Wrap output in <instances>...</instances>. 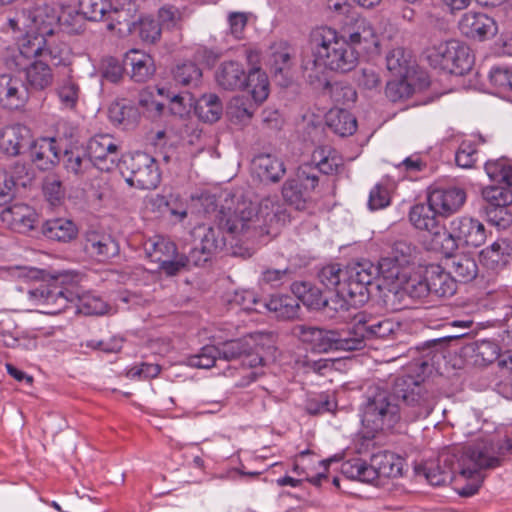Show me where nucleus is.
Masks as SVG:
<instances>
[{"label": "nucleus", "mask_w": 512, "mask_h": 512, "mask_svg": "<svg viewBox=\"0 0 512 512\" xmlns=\"http://www.w3.org/2000/svg\"><path fill=\"white\" fill-rule=\"evenodd\" d=\"M43 193L52 206L60 204L65 194L61 180L56 175H47L43 181Z\"/></svg>", "instance_id": "59"}, {"label": "nucleus", "mask_w": 512, "mask_h": 512, "mask_svg": "<svg viewBox=\"0 0 512 512\" xmlns=\"http://www.w3.org/2000/svg\"><path fill=\"white\" fill-rule=\"evenodd\" d=\"M63 167L68 174L84 177L94 167L83 145L73 146L63 153Z\"/></svg>", "instance_id": "28"}, {"label": "nucleus", "mask_w": 512, "mask_h": 512, "mask_svg": "<svg viewBox=\"0 0 512 512\" xmlns=\"http://www.w3.org/2000/svg\"><path fill=\"white\" fill-rule=\"evenodd\" d=\"M125 64L131 67L130 77L136 83H145L155 74L153 57L139 49H131L125 54Z\"/></svg>", "instance_id": "22"}, {"label": "nucleus", "mask_w": 512, "mask_h": 512, "mask_svg": "<svg viewBox=\"0 0 512 512\" xmlns=\"http://www.w3.org/2000/svg\"><path fill=\"white\" fill-rule=\"evenodd\" d=\"M299 339L317 353L354 351L350 328L346 331L299 325L295 328Z\"/></svg>", "instance_id": "11"}, {"label": "nucleus", "mask_w": 512, "mask_h": 512, "mask_svg": "<svg viewBox=\"0 0 512 512\" xmlns=\"http://www.w3.org/2000/svg\"><path fill=\"white\" fill-rule=\"evenodd\" d=\"M31 139L30 129L23 124H13L0 130V151L8 156H17Z\"/></svg>", "instance_id": "21"}, {"label": "nucleus", "mask_w": 512, "mask_h": 512, "mask_svg": "<svg viewBox=\"0 0 512 512\" xmlns=\"http://www.w3.org/2000/svg\"><path fill=\"white\" fill-rule=\"evenodd\" d=\"M118 168L127 184L138 189H155L161 180L155 159L144 152L123 155Z\"/></svg>", "instance_id": "8"}, {"label": "nucleus", "mask_w": 512, "mask_h": 512, "mask_svg": "<svg viewBox=\"0 0 512 512\" xmlns=\"http://www.w3.org/2000/svg\"><path fill=\"white\" fill-rule=\"evenodd\" d=\"M402 326L392 318L373 315L365 311L357 313L350 327L353 350L366 346L367 340H393L401 332Z\"/></svg>", "instance_id": "6"}, {"label": "nucleus", "mask_w": 512, "mask_h": 512, "mask_svg": "<svg viewBox=\"0 0 512 512\" xmlns=\"http://www.w3.org/2000/svg\"><path fill=\"white\" fill-rule=\"evenodd\" d=\"M176 84L182 86H197L202 77L201 69L194 62L187 61L177 64L172 70Z\"/></svg>", "instance_id": "43"}, {"label": "nucleus", "mask_w": 512, "mask_h": 512, "mask_svg": "<svg viewBox=\"0 0 512 512\" xmlns=\"http://www.w3.org/2000/svg\"><path fill=\"white\" fill-rule=\"evenodd\" d=\"M58 23L66 33L80 34L84 30L85 18L80 10H67L58 16Z\"/></svg>", "instance_id": "55"}, {"label": "nucleus", "mask_w": 512, "mask_h": 512, "mask_svg": "<svg viewBox=\"0 0 512 512\" xmlns=\"http://www.w3.org/2000/svg\"><path fill=\"white\" fill-rule=\"evenodd\" d=\"M317 171V177L319 173L326 175H332L338 172L342 166V159L337 155L335 151H332L327 146L318 147L313 151L312 162L304 163Z\"/></svg>", "instance_id": "34"}, {"label": "nucleus", "mask_w": 512, "mask_h": 512, "mask_svg": "<svg viewBox=\"0 0 512 512\" xmlns=\"http://www.w3.org/2000/svg\"><path fill=\"white\" fill-rule=\"evenodd\" d=\"M292 276L293 271L289 267H285L283 269L267 267L261 273L260 283L269 285L273 288H277L290 281Z\"/></svg>", "instance_id": "58"}, {"label": "nucleus", "mask_w": 512, "mask_h": 512, "mask_svg": "<svg viewBox=\"0 0 512 512\" xmlns=\"http://www.w3.org/2000/svg\"><path fill=\"white\" fill-rule=\"evenodd\" d=\"M343 282L338 290L344 295L352 306H363L370 299V287L377 278L376 266L364 260L348 266L344 270Z\"/></svg>", "instance_id": "9"}, {"label": "nucleus", "mask_w": 512, "mask_h": 512, "mask_svg": "<svg viewBox=\"0 0 512 512\" xmlns=\"http://www.w3.org/2000/svg\"><path fill=\"white\" fill-rule=\"evenodd\" d=\"M487 221L499 229H506L512 224V213L508 206L482 208Z\"/></svg>", "instance_id": "62"}, {"label": "nucleus", "mask_w": 512, "mask_h": 512, "mask_svg": "<svg viewBox=\"0 0 512 512\" xmlns=\"http://www.w3.org/2000/svg\"><path fill=\"white\" fill-rule=\"evenodd\" d=\"M243 88L250 90L255 102H263L269 95V82L266 73L260 68H252L246 75Z\"/></svg>", "instance_id": "41"}, {"label": "nucleus", "mask_w": 512, "mask_h": 512, "mask_svg": "<svg viewBox=\"0 0 512 512\" xmlns=\"http://www.w3.org/2000/svg\"><path fill=\"white\" fill-rule=\"evenodd\" d=\"M1 219L12 230L18 233H27L34 229L38 214L29 205L16 203L3 209Z\"/></svg>", "instance_id": "19"}, {"label": "nucleus", "mask_w": 512, "mask_h": 512, "mask_svg": "<svg viewBox=\"0 0 512 512\" xmlns=\"http://www.w3.org/2000/svg\"><path fill=\"white\" fill-rule=\"evenodd\" d=\"M255 219L260 234L264 236H275L279 231V227L289 220V214L279 200L274 196L263 198L258 204H255Z\"/></svg>", "instance_id": "13"}, {"label": "nucleus", "mask_w": 512, "mask_h": 512, "mask_svg": "<svg viewBox=\"0 0 512 512\" xmlns=\"http://www.w3.org/2000/svg\"><path fill=\"white\" fill-rule=\"evenodd\" d=\"M194 111L203 122L214 123L221 118L223 106L216 94H204L196 101Z\"/></svg>", "instance_id": "38"}, {"label": "nucleus", "mask_w": 512, "mask_h": 512, "mask_svg": "<svg viewBox=\"0 0 512 512\" xmlns=\"http://www.w3.org/2000/svg\"><path fill=\"white\" fill-rule=\"evenodd\" d=\"M79 276L71 272H62L43 280L28 291L29 298L47 306V313L57 314L67 308L68 303L79 300V311L85 315H100L106 310L105 303L95 297L79 295Z\"/></svg>", "instance_id": "3"}, {"label": "nucleus", "mask_w": 512, "mask_h": 512, "mask_svg": "<svg viewBox=\"0 0 512 512\" xmlns=\"http://www.w3.org/2000/svg\"><path fill=\"white\" fill-rule=\"evenodd\" d=\"M88 156L95 167L102 171H111L119 162V146L109 134L92 137L86 146Z\"/></svg>", "instance_id": "14"}, {"label": "nucleus", "mask_w": 512, "mask_h": 512, "mask_svg": "<svg viewBox=\"0 0 512 512\" xmlns=\"http://www.w3.org/2000/svg\"><path fill=\"white\" fill-rule=\"evenodd\" d=\"M353 47L364 45V49H368L371 45H376L375 32L370 23L364 19H356L353 26L345 29L344 34Z\"/></svg>", "instance_id": "35"}, {"label": "nucleus", "mask_w": 512, "mask_h": 512, "mask_svg": "<svg viewBox=\"0 0 512 512\" xmlns=\"http://www.w3.org/2000/svg\"><path fill=\"white\" fill-rule=\"evenodd\" d=\"M269 65L274 77H280L279 83L286 85L288 73L292 67L290 49L285 43L275 44L270 47Z\"/></svg>", "instance_id": "32"}, {"label": "nucleus", "mask_w": 512, "mask_h": 512, "mask_svg": "<svg viewBox=\"0 0 512 512\" xmlns=\"http://www.w3.org/2000/svg\"><path fill=\"white\" fill-rule=\"evenodd\" d=\"M50 65L42 59H35L25 68V84L29 89L42 91L53 83Z\"/></svg>", "instance_id": "30"}, {"label": "nucleus", "mask_w": 512, "mask_h": 512, "mask_svg": "<svg viewBox=\"0 0 512 512\" xmlns=\"http://www.w3.org/2000/svg\"><path fill=\"white\" fill-rule=\"evenodd\" d=\"M342 472L348 478L361 482L372 483L375 481L374 471L369 464L360 458L352 459L342 464Z\"/></svg>", "instance_id": "47"}, {"label": "nucleus", "mask_w": 512, "mask_h": 512, "mask_svg": "<svg viewBox=\"0 0 512 512\" xmlns=\"http://www.w3.org/2000/svg\"><path fill=\"white\" fill-rule=\"evenodd\" d=\"M219 360V351L216 345H206L202 347L199 353L190 355L187 358V364L194 368L210 369L216 365Z\"/></svg>", "instance_id": "49"}, {"label": "nucleus", "mask_w": 512, "mask_h": 512, "mask_svg": "<svg viewBox=\"0 0 512 512\" xmlns=\"http://www.w3.org/2000/svg\"><path fill=\"white\" fill-rule=\"evenodd\" d=\"M429 64L451 74L463 75L473 64L469 48L457 40L442 42L426 52Z\"/></svg>", "instance_id": "10"}, {"label": "nucleus", "mask_w": 512, "mask_h": 512, "mask_svg": "<svg viewBox=\"0 0 512 512\" xmlns=\"http://www.w3.org/2000/svg\"><path fill=\"white\" fill-rule=\"evenodd\" d=\"M325 88L329 91L331 99L336 104L348 107L357 99V93L355 89L348 84L340 82L330 84L329 82H326Z\"/></svg>", "instance_id": "50"}, {"label": "nucleus", "mask_w": 512, "mask_h": 512, "mask_svg": "<svg viewBox=\"0 0 512 512\" xmlns=\"http://www.w3.org/2000/svg\"><path fill=\"white\" fill-rule=\"evenodd\" d=\"M344 277V270H342L338 264L327 265L323 267L318 274L320 282L327 289L335 290H339Z\"/></svg>", "instance_id": "60"}, {"label": "nucleus", "mask_w": 512, "mask_h": 512, "mask_svg": "<svg viewBox=\"0 0 512 512\" xmlns=\"http://www.w3.org/2000/svg\"><path fill=\"white\" fill-rule=\"evenodd\" d=\"M486 239L484 225L477 219L457 217L450 221L442 233H436V247L443 255L454 253L460 245L481 246Z\"/></svg>", "instance_id": "5"}, {"label": "nucleus", "mask_w": 512, "mask_h": 512, "mask_svg": "<svg viewBox=\"0 0 512 512\" xmlns=\"http://www.w3.org/2000/svg\"><path fill=\"white\" fill-rule=\"evenodd\" d=\"M328 127L337 135H352L357 129L356 118L346 109H332L326 116Z\"/></svg>", "instance_id": "37"}, {"label": "nucleus", "mask_w": 512, "mask_h": 512, "mask_svg": "<svg viewBox=\"0 0 512 512\" xmlns=\"http://www.w3.org/2000/svg\"><path fill=\"white\" fill-rule=\"evenodd\" d=\"M253 172L262 182L277 183L286 172L284 162L272 154H259L252 160Z\"/></svg>", "instance_id": "23"}, {"label": "nucleus", "mask_w": 512, "mask_h": 512, "mask_svg": "<svg viewBox=\"0 0 512 512\" xmlns=\"http://www.w3.org/2000/svg\"><path fill=\"white\" fill-rule=\"evenodd\" d=\"M137 110L122 102L112 103L108 109V116L111 122L117 125L128 126L132 124L137 117Z\"/></svg>", "instance_id": "52"}, {"label": "nucleus", "mask_w": 512, "mask_h": 512, "mask_svg": "<svg viewBox=\"0 0 512 512\" xmlns=\"http://www.w3.org/2000/svg\"><path fill=\"white\" fill-rule=\"evenodd\" d=\"M83 250L92 259L106 262L119 254V245L110 235L89 231L83 240Z\"/></svg>", "instance_id": "17"}, {"label": "nucleus", "mask_w": 512, "mask_h": 512, "mask_svg": "<svg viewBox=\"0 0 512 512\" xmlns=\"http://www.w3.org/2000/svg\"><path fill=\"white\" fill-rule=\"evenodd\" d=\"M438 212L427 201V204L419 203L411 207L409 220L419 230H424L433 235V242L436 245V233H442L443 227L437 220Z\"/></svg>", "instance_id": "24"}, {"label": "nucleus", "mask_w": 512, "mask_h": 512, "mask_svg": "<svg viewBox=\"0 0 512 512\" xmlns=\"http://www.w3.org/2000/svg\"><path fill=\"white\" fill-rule=\"evenodd\" d=\"M413 91V86L408 78H396L388 81L385 94L391 102H398L410 97Z\"/></svg>", "instance_id": "54"}, {"label": "nucleus", "mask_w": 512, "mask_h": 512, "mask_svg": "<svg viewBox=\"0 0 512 512\" xmlns=\"http://www.w3.org/2000/svg\"><path fill=\"white\" fill-rule=\"evenodd\" d=\"M42 233L50 240L65 243L76 238L78 228L70 219L54 218L44 222Z\"/></svg>", "instance_id": "33"}, {"label": "nucleus", "mask_w": 512, "mask_h": 512, "mask_svg": "<svg viewBox=\"0 0 512 512\" xmlns=\"http://www.w3.org/2000/svg\"><path fill=\"white\" fill-rule=\"evenodd\" d=\"M465 200V191L458 187L434 189L427 198V201L441 216H449L457 212L463 206Z\"/></svg>", "instance_id": "18"}, {"label": "nucleus", "mask_w": 512, "mask_h": 512, "mask_svg": "<svg viewBox=\"0 0 512 512\" xmlns=\"http://www.w3.org/2000/svg\"><path fill=\"white\" fill-rule=\"evenodd\" d=\"M310 44L314 58L303 61L302 68L306 72L321 67L347 73L358 64L359 53L346 36H340L335 29L327 26L315 28L310 34Z\"/></svg>", "instance_id": "4"}, {"label": "nucleus", "mask_w": 512, "mask_h": 512, "mask_svg": "<svg viewBox=\"0 0 512 512\" xmlns=\"http://www.w3.org/2000/svg\"><path fill=\"white\" fill-rule=\"evenodd\" d=\"M55 92L61 106L72 110L78 103L81 89L77 80L69 74L59 80Z\"/></svg>", "instance_id": "40"}, {"label": "nucleus", "mask_w": 512, "mask_h": 512, "mask_svg": "<svg viewBox=\"0 0 512 512\" xmlns=\"http://www.w3.org/2000/svg\"><path fill=\"white\" fill-rule=\"evenodd\" d=\"M200 245L206 253L214 257L225 245L224 239L220 237L219 230L213 227L204 228Z\"/></svg>", "instance_id": "61"}, {"label": "nucleus", "mask_w": 512, "mask_h": 512, "mask_svg": "<svg viewBox=\"0 0 512 512\" xmlns=\"http://www.w3.org/2000/svg\"><path fill=\"white\" fill-rule=\"evenodd\" d=\"M477 152L476 145L473 142L462 141L455 154L456 164L461 168H472L477 159Z\"/></svg>", "instance_id": "64"}, {"label": "nucleus", "mask_w": 512, "mask_h": 512, "mask_svg": "<svg viewBox=\"0 0 512 512\" xmlns=\"http://www.w3.org/2000/svg\"><path fill=\"white\" fill-rule=\"evenodd\" d=\"M318 184L317 171L308 165H300L295 175L284 182L282 197L288 205L303 210Z\"/></svg>", "instance_id": "12"}, {"label": "nucleus", "mask_w": 512, "mask_h": 512, "mask_svg": "<svg viewBox=\"0 0 512 512\" xmlns=\"http://www.w3.org/2000/svg\"><path fill=\"white\" fill-rule=\"evenodd\" d=\"M124 67L118 59L106 57L101 62V77L111 83H118L124 75Z\"/></svg>", "instance_id": "63"}, {"label": "nucleus", "mask_w": 512, "mask_h": 512, "mask_svg": "<svg viewBox=\"0 0 512 512\" xmlns=\"http://www.w3.org/2000/svg\"><path fill=\"white\" fill-rule=\"evenodd\" d=\"M369 467L374 471L375 480L395 478L402 475L403 459L392 452L382 451L372 455Z\"/></svg>", "instance_id": "26"}, {"label": "nucleus", "mask_w": 512, "mask_h": 512, "mask_svg": "<svg viewBox=\"0 0 512 512\" xmlns=\"http://www.w3.org/2000/svg\"><path fill=\"white\" fill-rule=\"evenodd\" d=\"M30 99L28 87L20 77L0 75V107L7 111H21Z\"/></svg>", "instance_id": "15"}, {"label": "nucleus", "mask_w": 512, "mask_h": 512, "mask_svg": "<svg viewBox=\"0 0 512 512\" xmlns=\"http://www.w3.org/2000/svg\"><path fill=\"white\" fill-rule=\"evenodd\" d=\"M46 45L47 37L34 32L33 28H31L19 42V53L27 59H41Z\"/></svg>", "instance_id": "42"}, {"label": "nucleus", "mask_w": 512, "mask_h": 512, "mask_svg": "<svg viewBox=\"0 0 512 512\" xmlns=\"http://www.w3.org/2000/svg\"><path fill=\"white\" fill-rule=\"evenodd\" d=\"M485 204L482 208L509 206L512 204V190L507 186H488L482 190Z\"/></svg>", "instance_id": "46"}, {"label": "nucleus", "mask_w": 512, "mask_h": 512, "mask_svg": "<svg viewBox=\"0 0 512 512\" xmlns=\"http://www.w3.org/2000/svg\"><path fill=\"white\" fill-rule=\"evenodd\" d=\"M396 264L405 267L412 263L416 255V247L406 240H397L389 253Z\"/></svg>", "instance_id": "56"}, {"label": "nucleus", "mask_w": 512, "mask_h": 512, "mask_svg": "<svg viewBox=\"0 0 512 512\" xmlns=\"http://www.w3.org/2000/svg\"><path fill=\"white\" fill-rule=\"evenodd\" d=\"M254 214L255 204L247 200L239 201L233 209L222 208L218 214V229L240 241L259 240L263 235L255 225Z\"/></svg>", "instance_id": "7"}, {"label": "nucleus", "mask_w": 512, "mask_h": 512, "mask_svg": "<svg viewBox=\"0 0 512 512\" xmlns=\"http://www.w3.org/2000/svg\"><path fill=\"white\" fill-rule=\"evenodd\" d=\"M460 32L467 38L484 41L493 38L498 32L496 21L482 12L468 11L459 22Z\"/></svg>", "instance_id": "16"}, {"label": "nucleus", "mask_w": 512, "mask_h": 512, "mask_svg": "<svg viewBox=\"0 0 512 512\" xmlns=\"http://www.w3.org/2000/svg\"><path fill=\"white\" fill-rule=\"evenodd\" d=\"M269 311L278 313L279 316L292 318L297 315L298 303L290 297H273L263 304Z\"/></svg>", "instance_id": "57"}, {"label": "nucleus", "mask_w": 512, "mask_h": 512, "mask_svg": "<svg viewBox=\"0 0 512 512\" xmlns=\"http://www.w3.org/2000/svg\"><path fill=\"white\" fill-rule=\"evenodd\" d=\"M216 82L225 90L242 89L246 79V73L237 61H224L215 73Z\"/></svg>", "instance_id": "29"}, {"label": "nucleus", "mask_w": 512, "mask_h": 512, "mask_svg": "<svg viewBox=\"0 0 512 512\" xmlns=\"http://www.w3.org/2000/svg\"><path fill=\"white\" fill-rule=\"evenodd\" d=\"M41 59L45 62H50L53 66H65L68 64V50L67 47L58 43L54 36L47 37V45L43 50Z\"/></svg>", "instance_id": "48"}, {"label": "nucleus", "mask_w": 512, "mask_h": 512, "mask_svg": "<svg viewBox=\"0 0 512 512\" xmlns=\"http://www.w3.org/2000/svg\"><path fill=\"white\" fill-rule=\"evenodd\" d=\"M386 66L396 78H408L412 69V56L402 47L391 49L386 55Z\"/></svg>", "instance_id": "39"}, {"label": "nucleus", "mask_w": 512, "mask_h": 512, "mask_svg": "<svg viewBox=\"0 0 512 512\" xmlns=\"http://www.w3.org/2000/svg\"><path fill=\"white\" fill-rule=\"evenodd\" d=\"M219 360L235 361L241 360L243 355L251 351V344L245 338L225 341L217 345Z\"/></svg>", "instance_id": "45"}, {"label": "nucleus", "mask_w": 512, "mask_h": 512, "mask_svg": "<svg viewBox=\"0 0 512 512\" xmlns=\"http://www.w3.org/2000/svg\"><path fill=\"white\" fill-rule=\"evenodd\" d=\"M512 255V242L499 238L480 252V260L487 268L495 270L503 267Z\"/></svg>", "instance_id": "31"}, {"label": "nucleus", "mask_w": 512, "mask_h": 512, "mask_svg": "<svg viewBox=\"0 0 512 512\" xmlns=\"http://www.w3.org/2000/svg\"><path fill=\"white\" fill-rule=\"evenodd\" d=\"M32 22L36 33L44 37H52L54 34V26L58 22V16L48 7L36 8L32 13Z\"/></svg>", "instance_id": "44"}, {"label": "nucleus", "mask_w": 512, "mask_h": 512, "mask_svg": "<svg viewBox=\"0 0 512 512\" xmlns=\"http://www.w3.org/2000/svg\"><path fill=\"white\" fill-rule=\"evenodd\" d=\"M144 250L147 257L159 265L166 259L177 256L175 243L162 236H155L147 240L144 244Z\"/></svg>", "instance_id": "36"}, {"label": "nucleus", "mask_w": 512, "mask_h": 512, "mask_svg": "<svg viewBox=\"0 0 512 512\" xmlns=\"http://www.w3.org/2000/svg\"><path fill=\"white\" fill-rule=\"evenodd\" d=\"M449 273L457 282L467 283L478 275V265L475 258L466 253L446 256Z\"/></svg>", "instance_id": "27"}, {"label": "nucleus", "mask_w": 512, "mask_h": 512, "mask_svg": "<svg viewBox=\"0 0 512 512\" xmlns=\"http://www.w3.org/2000/svg\"><path fill=\"white\" fill-rule=\"evenodd\" d=\"M498 464L493 447L487 442H473L443 451L438 462L424 466L427 481L440 486L451 481L456 473L465 478H473L482 469H490Z\"/></svg>", "instance_id": "2"}, {"label": "nucleus", "mask_w": 512, "mask_h": 512, "mask_svg": "<svg viewBox=\"0 0 512 512\" xmlns=\"http://www.w3.org/2000/svg\"><path fill=\"white\" fill-rule=\"evenodd\" d=\"M111 4L108 0H80L79 9L85 19L100 21L110 11Z\"/></svg>", "instance_id": "51"}, {"label": "nucleus", "mask_w": 512, "mask_h": 512, "mask_svg": "<svg viewBox=\"0 0 512 512\" xmlns=\"http://www.w3.org/2000/svg\"><path fill=\"white\" fill-rule=\"evenodd\" d=\"M428 288L431 295L449 297L457 289L456 280L439 265H430L425 270Z\"/></svg>", "instance_id": "25"}, {"label": "nucleus", "mask_w": 512, "mask_h": 512, "mask_svg": "<svg viewBox=\"0 0 512 512\" xmlns=\"http://www.w3.org/2000/svg\"><path fill=\"white\" fill-rule=\"evenodd\" d=\"M60 153L55 138H38L29 147L31 161L41 170H48L58 164Z\"/></svg>", "instance_id": "20"}, {"label": "nucleus", "mask_w": 512, "mask_h": 512, "mask_svg": "<svg viewBox=\"0 0 512 512\" xmlns=\"http://www.w3.org/2000/svg\"><path fill=\"white\" fill-rule=\"evenodd\" d=\"M490 84L499 92L512 91V68L509 66H495L489 72Z\"/></svg>", "instance_id": "53"}, {"label": "nucleus", "mask_w": 512, "mask_h": 512, "mask_svg": "<svg viewBox=\"0 0 512 512\" xmlns=\"http://www.w3.org/2000/svg\"><path fill=\"white\" fill-rule=\"evenodd\" d=\"M436 404L437 397L429 384L412 375L397 377L391 390L369 387L361 404L365 437L373 438L380 432H393L401 423L425 419Z\"/></svg>", "instance_id": "1"}]
</instances>
